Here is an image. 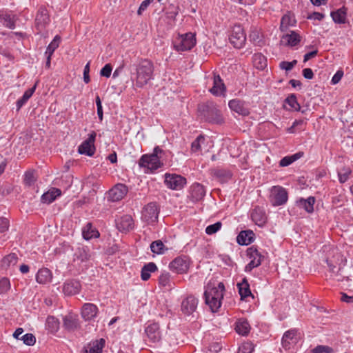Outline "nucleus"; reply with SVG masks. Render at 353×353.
Listing matches in <instances>:
<instances>
[{"mask_svg":"<svg viewBox=\"0 0 353 353\" xmlns=\"http://www.w3.org/2000/svg\"><path fill=\"white\" fill-rule=\"evenodd\" d=\"M153 63L148 59L141 60L131 66V80L137 88H143L153 78Z\"/></svg>","mask_w":353,"mask_h":353,"instance_id":"nucleus-1","label":"nucleus"},{"mask_svg":"<svg viewBox=\"0 0 353 353\" xmlns=\"http://www.w3.org/2000/svg\"><path fill=\"white\" fill-rule=\"evenodd\" d=\"M224 290L225 286L222 282H220L217 287L207 286L204 292L205 302L213 312H216L221 307Z\"/></svg>","mask_w":353,"mask_h":353,"instance_id":"nucleus-2","label":"nucleus"},{"mask_svg":"<svg viewBox=\"0 0 353 353\" xmlns=\"http://www.w3.org/2000/svg\"><path fill=\"white\" fill-rule=\"evenodd\" d=\"M198 111L201 118L207 122L214 124H222L224 122L221 110L212 102L199 104Z\"/></svg>","mask_w":353,"mask_h":353,"instance_id":"nucleus-3","label":"nucleus"},{"mask_svg":"<svg viewBox=\"0 0 353 353\" xmlns=\"http://www.w3.org/2000/svg\"><path fill=\"white\" fill-rule=\"evenodd\" d=\"M164 152L159 146L154 148L153 153L151 154H143L139 161L140 167L147 168L153 171L161 168L162 163L160 161L161 154Z\"/></svg>","mask_w":353,"mask_h":353,"instance_id":"nucleus-4","label":"nucleus"},{"mask_svg":"<svg viewBox=\"0 0 353 353\" xmlns=\"http://www.w3.org/2000/svg\"><path fill=\"white\" fill-rule=\"evenodd\" d=\"M159 212V205L156 202H150L143 208L141 219L148 224H153L157 221Z\"/></svg>","mask_w":353,"mask_h":353,"instance_id":"nucleus-5","label":"nucleus"},{"mask_svg":"<svg viewBox=\"0 0 353 353\" xmlns=\"http://www.w3.org/2000/svg\"><path fill=\"white\" fill-rule=\"evenodd\" d=\"M196 44L195 35L191 32L181 34L174 43V48L177 51L191 50Z\"/></svg>","mask_w":353,"mask_h":353,"instance_id":"nucleus-6","label":"nucleus"},{"mask_svg":"<svg viewBox=\"0 0 353 353\" xmlns=\"http://www.w3.org/2000/svg\"><path fill=\"white\" fill-rule=\"evenodd\" d=\"M270 192V201L272 205H283L288 201V194L284 188L279 185L273 186Z\"/></svg>","mask_w":353,"mask_h":353,"instance_id":"nucleus-7","label":"nucleus"},{"mask_svg":"<svg viewBox=\"0 0 353 353\" xmlns=\"http://www.w3.org/2000/svg\"><path fill=\"white\" fill-rule=\"evenodd\" d=\"M190 259L188 256L182 255L175 258L169 265L170 269L177 273L183 274L188 272Z\"/></svg>","mask_w":353,"mask_h":353,"instance_id":"nucleus-8","label":"nucleus"},{"mask_svg":"<svg viewBox=\"0 0 353 353\" xmlns=\"http://www.w3.org/2000/svg\"><path fill=\"white\" fill-rule=\"evenodd\" d=\"M230 41L236 48H241L244 46L246 36L243 28L240 25H235L230 36Z\"/></svg>","mask_w":353,"mask_h":353,"instance_id":"nucleus-9","label":"nucleus"},{"mask_svg":"<svg viewBox=\"0 0 353 353\" xmlns=\"http://www.w3.org/2000/svg\"><path fill=\"white\" fill-rule=\"evenodd\" d=\"M97 134L92 131L87 139L83 141L78 148V152L81 154H85L89 157H92L95 152L94 141Z\"/></svg>","mask_w":353,"mask_h":353,"instance_id":"nucleus-10","label":"nucleus"},{"mask_svg":"<svg viewBox=\"0 0 353 353\" xmlns=\"http://www.w3.org/2000/svg\"><path fill=\"white\" fill-rule=\"evenodd\" d=\"M248 256L251 259L250 262L245 266V271L250 272L254 268L259 266L261 264L264 256L262 255L257 248L254 246L249 248L247 250Z\"/></svg>","mask_w":353,"mask_h":353,"instance_id":"nucleus-11","label":"nucleus"},{"mask_svg":"<svg viewBox=\"0 0 353 353\" xmlns=\"http://www.w3.org/2000/svg\"><path fill=\"white\" fill-rule=\"evenodd\" d=\"M165 184L170 189L179 190L186 184V179L176 174H165Z\"/></svg>","mask_w":353,"mask_h":353,"instance_id":"nucleus-12","label":"nucleus"},{"mask_svg":"<svg viewBox=\"0 0 353 353\" xmlns=\"http://www.w3.org/2000/svg\"><path fill=\"white\" fill-rule=\"evenodd\" d=\"M199 301L193 295H188L181 303V310L186 316L192 315L197 308Z\"/></svg>","mask_w":353,"mask_h":353,"instance_id":"nucleus-13","label":"nucleus"},{"mask_svg":"<svg viewBox=\"0 0 353 353\" xmlns=\"http://www.w3.org/2000/svg\"><path fill=\"white\" fill-rule=\"evenodd\" d=\"M128 190L125 185L118 183L108 191V199L112 202L119 201L126 195Z\"/></svg>","mask_w":353,"mask_h":353,"instance_id":"nucleus-14","label":"nucleus"},{"mask_svg":"<svg viewBox=\"0 0 353 353\" xmlns=\"http://www.w3.org/2000/svg\"><path fill=\"white\" fill-rule=\"evenodd\" d=\"M117 229L123 232H128L134 228V221L130 215L125 214L116 221Z\"/></svg>","mask_w":353,"mask_h":353,"instance_id":"nucleus-15","label":"nucleus"},{"mask_svg":"<svg viewBox=\"0 0 353 353\" xmlns=\"http://www.w3.org/2000/svg\"><path fill=\"white\" fill-rule=\"evenodd\" d=\"M205 187L198 183L192 184L190 190V198L193 202H197L203 199L205 195Z\"/></svg>","mask_w":353,"mask_h":353,"instance_id":"nucleus-16","label":"nucleus"},{"mask_svg":"<svg viewBox=\"0 0 353 353\" xmlns=\"http://www.w3.org/2000/svg\"><path fill=\"white\" fill-rule=\"evenodd\" d=\"M99 310L93 303H84L81 308V316L85 321H90L97 316Z\"/></svg>","mask_w":353,"mask_h":353,"instance_id":"nucleus-17","label":"nucleus"},{"mask_svg":"<svg viewBox=\"0 0 353 353\" xmlns=\"http://www.w3.org/2000/svg\"><path fill=\"white\" fill-rule=\"evenodd\" d=\"M145 334L151 342L156 343L161 338L159 325L157 323H150L145 330Z\"/></svg>","mask_w":353,"mask_h":353,"instance_id":"nucleus-18","label":"nucleus"},{"mask_svg":"<svg viewBox=\"0 0 353 353\" xmlns=\"http://www.w3.org/2000/svg\"><path fill=\"white\" fill-rule=\"evenodd\" d=\"M300 41V35L294 31H291L290 34H286L281 37L280 44L284 46L294 47L298 45Z\"/></svg>","mask_w":353,"mask_h":353,"instance_id":"nucleus-19","label":"nucleus"},{"mask_svg":"<svg viewBox=\"0 0 353 353\" xmlns=\"http://www.w3.org/2000/svg\"><path fill=\"white\" fill-rule=\"evenodd\" d=\"M36 26L39 30H41L50 22V17L48 10L45 8H40L37 12L36 19Z\"/></svg>","mask_w":353,"mask_h":353,"instance_id":"nucleus-20","label":"nucleus"},{"mask_svg":"<svg viewBox=\"0 0 353 353\" xmlns=\"http://www.w3.org/2000/svg\"><path fill=\"white\" fill-rule=\"evenodd\" d=\"M210 92L215 96H221L226 92V87L219 74H214L213 86Z\"/></svg>","mask_w":353,"mask_h":353,"instance_id":"nucleus-21","label":"nucleus"},{"mask_svg":"<svg viewBox=\"0 0 353 353\" xmlns=\"http://www.w3.org/2000/svg\"><path fill=\"white\" fill-rule=\"evenodd\" d=\"M81 288V283L77 280L67 281L63 286V292L67 296L78 294Z\"/></svg>","mask_w":353,"mask_h":353,"instance_id":"nucleus-22","label":"nucleus"},{"mask_svg":"<svg viewBox=\"0 0 353 353\" xmlns=\"http://www.w3.org/2000/svg\"><path fill=\"white\" fill-rule=\"evenodd\" d=\"M228 105L232 111L240 115L247 116L249 114V110L245 107L244 103L239 99H232L229 101Z\"/></svg>","mask_w":353,"mask_h":353,"instance_id":"nucleus-23","label":"nucleus"},{"mask_svg":"<svg viewBox=\"0 0 353 353\" xmlns=\"http://www.w3.org/2000/svg\"><path fill=\"white\" fill-rule=\"evenodd\" d=\"M297 330L296 329L290 330L286 331L282 338V346L285 350L290 348L292 343H296L297 339L296 338Z\"/></svg>","mask_w":353,"mask_h":353,"instance_id":"nucleus-24","label":"nucleus"},{"mask_svg":"<svg viewBox=\"0 0 353 353\" xmlns=\"http://www.w3.org/2000/svg\"><path fill=\"white\" fill-rule=\"evenodd\" d=\"M251 218L254 222L259 226H263L267 222V216L265 211L259 208L256 207L251 213Z\"/></svg>","mask_w":353,"mask_h":353,"instance_id":"nucleus-25","label":"nucleus"},{"mask_svg":"<svg viewBox=\"0 0 353 353\" xmlns=\"http://www.w3.org/2000/svg\"><path fill=\"white\" fill-rule=\"evenodd\" d=\"M254 236L255 234L252 230H243L237 236L236 241L239 245H247L254 241Z\"/></svg>","mask_w":353,"mask_h":353,"instance_id":"nucleus-26","label":"nucleus"},{"mask_svg":"<svg viewBox=\"0 0 353 353\" xmlns=\"http://www.w3.org/2000/svg\"><path fill=\"white\" fill-rule=\"evenodd\" d=\"M315 201V198L312 196L307 199L300 198L296 201V205L299 208L304 209L307 213H312Z\"/></svg>","mask_w":353,"mask_h":353,"instance_id":"nucleus-27","label":"nucleus"},{"mask_svg":"<svg viewBox=\"0 0 353 353\" xmlns=\"http://www.w3.org/2000/svg\"><path fill=\"white\" fill-rule=\"evenodd\" d=\"M105 342L103 339H101L90 343L84 347L83 353H101L105 345Z\"/></svg>","mask_w":353,"mask_h":353,"instance_id":"nucleus-28","label":"nucleus"},{"mask_svg":"<svg viewBox=\"0 0 353 353\" xmlns=\"http://www.w3.org/2000/svg\"><path fill=\"white\" fill-rule=\"evenodd\" d=\"M61 194V191L59 188H52L48 192L43 194L41 201L43 203L50 204L53 202L57 197Z\"/></svg>","mask_w":353,"mask_h":353,"instance_id":"nucleus-29","label":"nucleus"},{"mask_svg":"<svg viewBox=\"0 0 353 353\" xmlns=\"http://www.w3.org/2000/svg\"><path fill=\"white\" fill-rule=\"evenodd\" d=\"M90 258L89 249L87 247H79L74 253V261L84 262Z\"/></svg>","mask_w":353,"mask_h":353,"instance_id":"nucleus-30","label":"nucleus"},{"mask_svg":"<svg viewBox=\"0 0 353 353\" xmlns=\"http://www.w3.org/2000/svg\"><path fill=\"white\" fill-rule=\"evenodd\" d=\"M17 17L15 14H11L7 12L0 14V21H3L5 27L13 30L15 28V23Z\"/></svg>","mask_w":353,"mask_h":353,"instance_id":"nucleus-31","label":"nucleus"},{"mask_svg":"<svg viewBox=\"0 0 353 353\" xmlns=\"http://www.w3.org/2000/svg\"><path fill=\"white\" fill-rule=\"evenodd\" d=\"M237 288L241 299H245L248 296L254 297L246 278H243L242 282L237 284Z\"/></svg>","mask_w":353,"mask_h":353,"instance_id":"nucleus-32","label":"nucleus"},{"mask_svg":"<svg viewBox=\"0 0 353 353\" xmlns=\"http://www.w3.org/2000/svg\"><path fill=\"white\" fill-rule=\"evenodd\" d=\"M52 277V275L49 269L41 268L36 275V281L40 284H46L51 281Z\"/></svg>","mask_w":353,"mask_h":353,"instance_id":"nucleus-33","label":"nucleus"},{"mask_svg":"<svg viewBox=\"0 0 353 353\" xmlns=\"http://www.w3.org/2000/svg\"><path fill=\"white\" fill-rule=\"evenodd\" d=\"M347 15V8L344 6L336 11L331 12V17L333 21L336 23H345Z\"/></svg>","mask_w":353,"mask_h":353,"instance_id":"nucleus-34","label":"nucleus"},{"mask_svg":"<svg viewBox=\"0 0 353 353\" xmlns=\"http://www.w3.org/2000/svg\"><path fill=\"white\" fill-rule=\"evenodd\" d=\"M158 270L157 265L154 262H150L141 269V277L143 281H148L150 278V273L154 272Z\"/></svg>","mask_w":353,"mask_h":353,"instance_id":"nucleus-35","label":"nucleus"},{"mask_svg":"<svg viewBox=\"0 0 353 353\" xmlns=\"http://www.w3.org/2000/svg\"><path fill=\"white\" fill-rule=\"evenodd\" d=\"M82 235L85 240H90L98 237L99 232L92 227L91 223H88L82 230Z\"/></svg>","mask_w":353,"mask_h":353,"instance_id":"nucleus-36","label":"nucleus"},{"mask_svg":"<svg viewBox=\"0 0 353 353\" xmlns=\"http://www.w3.org/2000/svg\"><path fill=\"white\" fill-rule=\"evenodd\" d=\"M250 326L248 321L245 319H240L236 323V332L243 336L248 334Z\"/></svg>","mask_w":353,"mask_h":353,"instance_id":"nucleus-37","label":"nucleus"},{"mask_svg":"<svg viewBox=\"0 0 353 353\" xmlns=\"http://www.w3.org/2000/svg\"><path fill=\"white\" fill-rule=\"evenodd\" d=\"M212 174L221 182L228 181L232 176L231 173L224 169H213Z\"/></svg>","mask_w":353,"mask_h":353,"instance_id":"nucleus-38","label":"nucleus"},{"mask_svg":"<svg viewBox=\"0 0 353 353\" xmlns=\"http://www.w3.org/2000/svg\"><path fill=\"white\" fill-rule=\"evenodd\" d=\"M63 326L69 331L74 330L79 326L78 320L72 316H66L63 318Z\"/></svg>","mask_w":353,"mask_h":353,"instance_id":"nucleus-39","label":"nucleus"},{"mask_svg":"<svg viewBox=\"0 0 353 353\" xmlns=\"http://www.w3.org/2000/svg\"><path fill=\"white\" fill-rule=\"evenodd\" d=\"M151 251L157 254H162L168 248H165V245L161 240H157L153 241L150 244Z\"/></svg>","mask_w":353,"mask_h":353,"instance_id":"nucleus-40","label":"nucleus"},{"mask_svg":"<svg viewBox=\"0 0 353 353\" xmlns=\"http://www.w3.org/2000/svg\"><path fill=\"white\" fill-rule=\"evenodd\" d=\"M17 255L14 253H11L3 258L1 261V266L3 268H8L11 265H14L17 264Z\"/></svg>","mask_w":353,"mask_h":353,"instance_id":"nucleus-41","label":"nucleus"},{"mask_svg":"<svg viewBox=\"0 0 353 353\" xmlns=\"http://www.w3.org/2000/svg\"><path fill=\"white\" fill-rule=\"evenodd\" d=\"M254 65L258 69H263L266 65V59L261 53L254 54L252 57Z\"/></svg>","mask_w":353,"mask_h":353,"instance_id":"nucleus-42","label":"nucleus"},{"mask_svg":"<svg viewBox=\"0 0 353 353\" xmlns=\"http://www.w3.org/2000/svg\"><path fill=\"white\" fill-rule=\"evenodd\" d=\"M327 263L330 268V271L334 274V276L336 278L337 281H343L345 276L343 275V268L339 266L336 268V266L334 265L330 260L327 259Z\"/></svg>","mask_w":353,"mask_h":353,"instance_id":"nucleus-43","label":"nucleus"},{"mask_svg":"<svg viewBox=\"0 0 353 353\" xmlns=\"http://www.w3.org/2000/svg\"><path fill=\"white\" fill-rule=\"evenodd\" d=\"M46 327L51 332H55L59 328V321L57 318L50 316L46 319Z\"/></svg>","mask_w":353,"mask_h":353,"instance_id":"nucleus-44","label":"nucleus"},{"mask_svg":"<svg viewBox=\"0 0 353 353\" xmlns=\"http://www.w3.org/2000/svg\"><path fill=\"white\" fill-rule=\"evenodd\" d=\"M285 103L288 104L292 110L300 111L301 106L297 101L296 97L294 94H291L285 99Z\"/></svg>","mask_w":353,"mask_h":353,"instance_id":"nucleus-45","label":"nucleus"},{"mask_svg":"<svg viewBox=\"0 0 353 353\" xmlns=\"http://www.w3.org/2000/svg\"><path fill=\"white\" fill-rule=\"evenodd\" d=\"M60 41V37L59 35L55 36L54 39L47 47L46 54L48 56H52L54 50L59 47Z\"/></svg>","mask_w":353,"mask_h":353,"instance_id":"nucleus-46","label":"nucleus"},{"mask_svg":"<svg viewBox=\"0 0 353 353\" xmlns=\"http://www.w3.org/2000/svg\"><path fill=\"white\" fill-rule=\"evenodd\" d=\"M352 173L350 168L344 167L339 172H338L339 181L341 183H345Z\"/></svg>","mask_w":353,"mask_h":353,"instance_id":"nucleus-47","label":"nucleus"},{"mask_svg":"<svg viewBox=\"0 0 353 353\" xmlns=\"http://www.w3.org/2000/svg\"><path fill=\"white\" fill-rule=\"evenodd\" d=\"M24 183L26 185L31 186L36 181L35 172L33 170H28L24 174Z\"/></svg>","mask_w":353,"mask_h":353,"instance_id":"nucleus-48","label":"nucleus"},{"mask_svg":"<svg viewBox=\"0 0 353 353\" xmlns=\"http://www.w3.org/2000/svg\"><path fill=\"white\" fill-rule=\"evenodd\" d=\"M250 41L255 46H261L263 44V41L259 32L256 30H253L249 35Z\"/></svg>","mask_w":353,"mask_h":353,"instance_id":"nucleus-49","label":"nucleus"},{"mask_svg":"<svg viewBox=\"0 0 353 353\" xmlns=\"http://www.w3.org/2000/svg\"><path fill=\"white\" fill-rule=\"evenodd\" d=\"M253 351V344L251 342H245L239 346L238 353H252Z\"/></svg>","mask_w":353,"mask_h":353,"instance_id":"nucleus-50","label":"nucleus"},{"mask_svg":"<svg viewBox=\"0 0 353 353\" xmlns=\"http://www.w3.org/2000/svg\"><path fill=\"white\" fill-rule=\"evenodd\" d=\"M205 137L202 135H199L192 143L191 145V150L194 152H196L201 150V143L204 142Z\"/></svg>","mask_w":353,"mask_h":353,"instance_id":"nucleus-51","label":"nucleus"},{"mask_svg":"<svg viewBox=\"0 0 353 353\" xmlns=\"http://www.w3.org/2000/svg\"><path fill=\"white\" fill-rule=\"evenodd\" d=\"M221 226L222 223L220 221H218L214 224L208 225L205 228V232L209 235L213 234L218 232L221 229Z\"/></svg>","mask_w":353,"mask_h":353,"instance_id":"nucleus-52","label":"nucleus"},{"mask_svg":"<svg viewBox=\"0 0 353 353\" xmlns=\"http://www.w3.org/2000/svg\"><path fill=\"white\" fill-rule=\"evenodd\" d=\"M170 274L169 272H162L159 277V283L161 285L165 287L170 285Z\"/></svg>","mask_w":353,"mask_h":353,"instance_id":"nucleus-53","label":"nucleus"},{"mask_svg":"<svg viewBox=\"0 0 353 353\" xmlns=\"http://www.w3.org/2000/svg\"><path fill=\"white\" fill-rule=\"evenodd\" d=\"M27 345H33L36 342L35 336L31 333H27L20 339Z\"/></svg>","mask_w":353,"mask_h":353,"instance_id":"nucleus-54","label":"nucleus"},{"mask_svg":"<svg viewBox=\"0 0 353 353\" xmlns=\"http://www.w3.org/2000/svg\"><path fill=\"white\" fill-rule=\"evenodd\" d=\"M291 17L289 15H284L281 20L280 29L281 31H285L290 26H292Z\"/></svg>","mask_w":353,"mask_h":353,"instance_id":"nucleus-55","label":"nucleus"},{"mask_svg":"<svg viewBox=\"0 0 353 353\" xmlns=\"http://www.w3.org/2000/svg\"><path fill=\"white\" fill-rule=\"evenodd\" d=\"M297 63L296 60H293L292 61H281L279 64V67L282 70H285L286 71H290Z\"/></svg>","mask_w":353,"mask_h":353,"instance_id":"nucleus-56","label":"nucleus"},{"mask_svg":"<svg viewBox=\"0 0 353 353\" xmlns=\"http://www.w3.org/2000/svg\"><path fill=\"white\" fill-rule=\"evenodd\" d=\"M333 349L327 345H318L312 350V353H332Z\"/></svg>","mask_w":353,"mask_h":353,"instance_id":"nucleus-57","label":"nucleus"},{"mask_svg":"<svg viewBox=\"0 0 353 353\" xmlns=\"http://www.w3.org/2000/svg\"><path fill=\"white\" fill-rule=\"evenodd\" d=\"M10 226L9 220L5 217H0V233L6 232Z\"/></svg>","mask_w":353,"mask_h":353,"instance_id":"nucleus-58","label":"nucleus"},{"mask_svg":"<svg viewBox=\"0 0 353 353\" xmlns=\"http://www.w3.org/2000/svg\"><path fill=\"white\" fill-rule=\"evenodd\" d=\"M112 70V65L110 63L105 64V66L101 70L100 74L102 77L108 78L111 75Z\"/></svg>","mask_w":353,"mask_h":353,"instance_id":"nucleus-59","label":"nucleus"},{"mask_svg":"<svg viewBox=\"0 0 353 353\" xmlns=\"http://www.w3.org/2000/svg\"><path fill=\"white\" fill-rule=\"evenodd\" d=\"M10 281L7 278H3L0 280V292L3 293L10 288Z\"/></svg>","mask_w":353,"mask_h":353,"instance_id":"nucleus-60","label":"nucleus"},{"mask_svg":"<svg viewBox=\"0 0 353 353\" xmlns=\"http://www.w3.org/2000/svg\"><path fill=\"white\" fill-rule=\"evenodd\" d=\"M96 104L97 107V114L99 120L101 121L103 120V108L99 96L96 97Z\"/></svg>","mask_w":353,"mask_h":353,"instance_id":"nucleus-61","label":"nucleus"},{"mask_svg":"<svg viewBox=\"0 0 353 353\" xmlns=\"http://www.w3.org/2000/svg\"><path fill=\"white\" fill-rule=\"evenodd\" d=\"M343 76V71L341 70H338L332 77L331 82L332 84L338 83Z\"/></svg>","mask_w":353,"mask_h":353,"instance_id":"nucleus-62","label":"nucleus"},{"mask_svg":"<svg viewBox=\"0 0 353 353\" xmlns=\"http://www.w3.org/2000/svg\"><path fill=\"white\" fill-rule=\"evenodd\" d=\"M90 72V61L85 65L83 70V81L85 83H88L90 81L89 75Z\"/></svg>","mask_w":353,"mask_h":353,"instance_id":"nucleus-63","label":"nucleus"},{"mask_svg":"<svg viewBox=\"0 0 353 353\" xmlns=\"http://www.w3.org/2000/svg\"><path fill=\"white\" fill-rule=\"evenodd\" d=\"M293 163L290 156H286L281 159L279 161V165L281 167H286Z\"/></svg>","mask_w":353,"mask_h":353,"instance_id":"nucleus-64","label":"nucleus"}]
</instances>
